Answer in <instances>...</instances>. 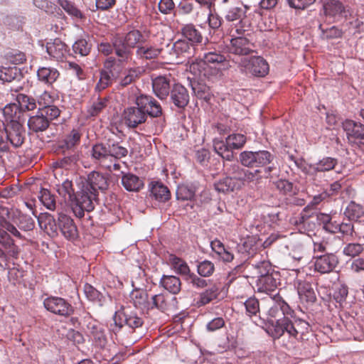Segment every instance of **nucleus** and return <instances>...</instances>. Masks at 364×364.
Returning a JSON list of instances; mask_svg holds the SVG:
<instances>
[{
	"label": "nucleus",
	"mask_w": 364,
	"mask_h": 364,
	"mask_svg": "<svg viewBox=\"0 0 364 364\" xmlns=\"http://www.w3.org/2000/svg\"><path fill=\"white\" fill-rule=\"evenodd\" d=\"M183 36L193 43L202 42L203 36L200 32L197 30L193 24H186L181 30Z\"/></svg>",
	"instance_id": "obj_49"
},
{
	"label": "nucleus",
	"mask_w": 364,
	"mask_h": 364,
	"mask_svg": "<svg viewBox=\"0 0 364 364\" xmlns=\"http://www.w3.org/2000/svg\"><path fill=\"white\" fill-rule=\"evenodd\" d=\"M92 161L105 169L112 170V161L109 156L106 143H97L90 150Z\"/></svg>",
	"instance_id": "obj_9"
},
{
	"label": "nucleus",
	"mask_w": 364,
	"mask_h": 364,
	"mask_svg": "<svg viewBox=\"0 0 364 364\" xmlns=\"http://www.w3.org/2000/svg\"><path fill=\"white\" fill-rule=\"evenodd\" d=\"M169 263L174 271L186 278L191 274L188 264L176 255H171L168 259Z\"/></svg>",
	"instance_id": "obj_43"
},
{
	"label": "nucleus",
	"mask_w": 364,
	"mask_h": 364,
	"mask_svg": "<svg viewBox=\"0 0 364 364\" xmlns=\"http://www.w3.org/2000/svg\"><path fill=\"white\" fill-rule=\"evenodd\" d=\"M97 193L91 191L88 187L83 186L80 197L77 203L82 206L86 211L90 212L94 209L93 201L97 200Z\"/></svg>",
	"instance_id": "obj_34"
},
{
	"label": "nucleus",
	"mask_w": 364,
	"mask_h": 364,
	"mask_svg": "<svg viewBox=\"0 0 364 364\" xmlns=\"http://www.w3.org/2000/svg\"><path fill=\"white\" fill-rule=\"evenodd\" d=\"M173 103L178 107H185L189 102V95L185 87L181 85H174L171 92Z\"/></svg>",
	"instance_id": "obj_29"
},
{
	"label": "nucleus",
	"mask_w": 364,
	"mask_h": 364,
	"mask_svg": "<svg viewBox=\"0 0 364 364\" xmlns=\"http://www.w3.org/2000/svg\"><path fill=\"white\" fill-rule=\"evenodd\" d=\"M364 250L363 245L359 243H348L343 249V254L349 257L358 256Z\"/></svg>",
	"instance_id": "obj_61"
},
{
	"label": "nucleus",
	"mask_w": 364,
	"mask_h": 364,
	"mask_svg": "<svg viewBox=\"0 0 364 364\" xmlns=\"http://www.w3.org/2000/svg\"><path fill=\"white\" fill-rule=\"evenodd\" d=\"M15 218L14 222L19 229L24 231L33 230L34 228V220L28 215L22 214L20 211L16 210L13 212Z\"/></svg>",
	"instance_id": "obj_46"
},
{
	"label": "nucleus",
	"mask_w": 364,
	"mask_h": 364,
	"mask_svg": "<svg viewBox=\"0 0 364 364\" xmlns=\"http://www.w3.org/2000/svg\"><path fill=\"white\" fill-rule=\"evenodd\" d=\"M213 149L219 156L225 160L231 161L234 158V152L229 146L227 139L225 141L214 139Z\"/></svg>",
	"instance_id": "obj_39"
},
{
	"label": "nucleus",
	"mask_w": 364,
	"mask_h": 364,
	"mask_svg": "<svg viewBox=\"0 0 364 364\" xmlns=\"http://www.w3.org/2000/svg\"><path fill=\"white\" fill-rule=\"evenodd\" d=\"M49 124L50 122L46 117L39 110L36 115L31 117L28 121L29 129L34 132L45 131L48 127Z\"/></svg>",
	"instance_id": "obj_36"
},
{
	"label": "nucleus",
	"mask_w": 364,
	"mask_h": 364,
	"mask_svg": "<svg viewBox=\"0 0 364 364\" xmlns=\"http://www.w3.org/2000/svg\"><path fill=\"white\" fill-rule=\"evenodd\" d=\"M192 45L186 40H178L173 46L170 55L175 58L176 63L182 62L183 58H188L192 55Z\"/></svg>",
	"instance_id": "obj_19"
},
{
	"label": "nucleus",
	"mask_w": 364,
	"mask_h": 364,
	"mask_svg": "<svg viewBox=\"0 0 364 364\" xmlns=\"http://www.w3.org/2000/svg\"><path fill=\"white\" fill-rule=\"evenodd\" d=\"M228 172L230 174H236L238 183L240 185L245 184V183L258 181L262 178L260 175L261 171L259 170L252 171L243 169L237 164L231 166Z\"/></svg>",
	"instance_id": "obj_17"
},
{
	"label": "nucleus",
	"mask_w": 364,
	"mask_h": 364,
	"mask_svg": "<svg viewBox=\"0 0 364 364\" xmlns=\"http://www.w3.org/2000/svg\"><path fill=\"white\" fill-rule=\"evenodd\" d=\"M41 202L43 204L46 208L53 210L55 208V201L54 196L50 194V193L45 188H42L40 191V195L38 196Z\"/></svg>",
	"instance_id": "obj_58"
},
{
	"label": "nucleus",
	"mask_w": 364,
	"mask_h": 364,
	"mask_svg": "<svg viewBox=\"0 0 364 364\" xmlns=\"http://www.w3.org/2000/svg\"><path fill=\"white\" fill-rule=\"evenodd\" d=\"M228 50L235 55H247L253 52V45L247 38L239 36L231 38Z\"/></svg>",
	"instance_id": "obj_18"
},
{
	"label": "nucleus",
	"mask_w": 364,
	"mask_h": 364,
	"mask_svg": "<svg viewBox=\"0 0 364 364\" xmlns=\"http://www.w3.org/2000/svg\"><path fill=\"white\" fill-rule=\"evenodd\" d=\"M130 298L135 307L142 310H149L150 301L146 291L143 289L133 290L130 294Z\"/></svg>",
	"instance_id": "obj_37"
},
{
	"label": "nucleus",
	"mask_w": 364,
	"mask_h": 364,
	"mask_svg": "<svg viewBox=\"0 0 364 364\" xmlns=\"http://www.w3.org/2000/svg\"><path fill=\"white\" fill-rule=\"evenodd\" d=\"M213 251L218 258L224 262H230L234 259V255L230 247H226L222 242L215 240L210 243Z\"/></svg>",
	"instance_id": "obj_32"
},
{
	"label": "nucleus",
	"mask_w": 364,
	"mask_h": 364,
	"mask_svg": "<svg viewBox=\"0 0 364 364\" xmlns=\"http://www.w3.org/2000/svg\"><path fill=\"white\" fill-rule=\"evenodd\" d=\"M122 183L128 191H138L144 185L139 178L132 173L123 175Z\"/></svg>",
	"instance_id": "obj_44"
},
{
	"label": "nucleus",
	"mask_w": 364,
	"mask_h": 364,
	"mask_svg": "<svg viewBox=\"0 0 364 364\" xmlns=\"http://www.w3.org/2000/svg\"><path fill=\"white\" fill-rule=\"evenodd\" d=\"M215 270L214 264L208 260H204L200 262L197 266L198 273L203 277H210Z\"/></svg>",
	"instance_id": "obj_64"
},
{
	"label": "nucleus",
	"mask_w": 364,
	"mask_h": 364,
	"mask_svg": "<svg viewBox=\"0 0 364 364\" xmlns=\"http://www.w3.org/2000/svg\"><path fill=\"white\" fill-rule=\"evenodd\" d=\"M113 46L119 61L128 63L132 60V48L122 42V37H116L113 41Z\"/></svg>",
	"instance_id": "obj_30"
},
{
	"label": "nucleus",
	"mask_w": 364,
	"mask_h": 364,
	"mask_svg": "<svg viewBox=\"0 0 364 364\" xmlns=\"http://www.w3.org/2000/svg\"><path fill=\"white\" fill-rule=\"evenodd\" d=\"M343 128L350 143L364 144V124L351 119H346L343 122Z\"/></svg>",
	"instance_id": "obj_13"
},
{
	"label": "nucleus",
	"mask_w": 364,
	"mask_h": 364,
	"mask_svg": "<svg viewBox=\"0 0 364 364\" xmlns=\"http://www.w3.org/2000/svg\"><path fill=\"white\" fill-rule=\"evenodd\" d=\"M328 228V232L333 233L339 232L343 236H353L354 232L353 225L350 220L347 222H342L340 223L335 222L333 228Z\"/></svg>",
	"instance_id": "obj_52"
},
{
	"label": "nucleus",
	"mask_w": 364,
	"mask_h": 364,
	"mask_svg": "<svg viewBox=\"0 0 364 364\" xmlns=\"http://www.w3.org/2000/svg\"><path fill=\"white\" fill-rule=\"evenodd\" d=\"M294 285L297 289L298 294L301 300L307 302H314L316 300V294L310 282L296 279Z\"/></svg>",
	"instance_id": "obj_24"
},
{
	"label": "nucleus",
	"mask_w": 364,
	"mask_h": 364,
	"mask_svg": "<svg viewBox=\"0 0 364 364\" xmlns=\"http://www.w3.org/2000/svg\"><path fill=\"white\" fill-rule=\"evenodd\" d=\"M11 233L14 236L21 238V235L16 228L7 222L5 220H2L0 222V244L4 247L9 246L12 243V239L10 237L7 232Z\"/></svg>",
	"instance_id": "obj_25"
},
{
	"label": "nucleus",
	"mask_w": 364,
	"mask_h": 364,
	"mask_svg": "<svg viewBox=\"0 0 364 364\" xmlns=\"http://www.w3.org/2000/svg\"><path fill=\"white\" fill-rule=\"evenodd\" d=\"M60 6L71 16L76 18H82L83 15L82 12L70 1L58 0Z\"/></svg>",
	"instance_id": "obj_56"
},
{
	"label": "nucleus",
	"mask_w": 364,
	"mask_h": 364,
	"mask_svg": "<svg viewBox=\"0 0 364 364\" xmlns=\"http://www.w3.org/2000/svg\"><path fill=\"white\" fill-rule=\"evenodd\" d=\"M163 51L160 45L147 43L136 47V55L139 59L154 60L158 58Z\"/></svg>",
	"instance_id": "obj_20"
},
{
	"label": "nucleus",
	"mask_w": 364,
	"mask_h": 364,
	"mask_svg": "<svg viewBox=\"0 0 364 364\" xmlns=\"http://www.w3.org/2000/svg\"><path fill=\"white\" fill-rule=\"evenodd\" d=\"M259 276L256 282L258 292L270 294L274 291L279 284V274L277 272H270L269 263L262 261L257 264Z\"/></svg>",
	"instance_id": "obj_4"
},
{
	"label": "nucleus",
	"mask_w": 364,
	"mask_h": 364,
	"mask_svg": "<svg viewBox=\"0 0 364 364\" xmlns=\"http://www.w3.org/2000/svg\"><path fill=\"white\" fill-rule=\"evenodd\" d=\"M143 36L141 33L136 29L129 31L124 38H122V42L125 43L128 47L134 48L136 44L141 42Z\"/></svg>",
	"instance_id": "obj_54"
},
{
	"label": "nucleus",
	"mask_w": 364,
	"mask_h": 364,
	"mask_svg": "<svg viewBox=\"0 0 364 364\" xmlns=\"http://www.w3.org/2000/svg\"><path fill=\"white\" fill-rule=\"evenodd\" d=\"M151 193L159 202H166L171 198L169 189L159 181L151 183Z\"/></svg>",
	"instance_id": "obj_38"
},
{
	"label": "nucleus",
	"mask_w": 364,
	"mask_h": 364,
	"mask_svg": "<svg viewBox=\"0 0 364 364\" xmlns=\"http://www.w3.org/2000/svg\"><path fill=\"white\" fill-rule=\"evenodd\" d=\"M106 144L109 156H111V161H112L113 160H119L125 157L128 154L127 149L117 141L108 140Z\"/></svg>",
	"instance_id": "obj_42"
},
{
	"label": "nucleus",
	"mask_w": 364,
	"mask_h": 364,
	"mask_svg": "<svg viewBox=\"0 0 364 364\" xmlns=\"http://www.w3.org/2000/svg\"><path fill=\"white\" fill-rule=\"evenodd\" d=\"M219 294L220 287L215 284L199 294L197 304L199 306L206 305L213 300L216 299Z\"/></svg>",
	"instance_id": "obj_41"
},
{
	"label": "nucleus",
	"mask_w": 364,
	"mask_h": 364,
	"mask_svg": "<svg viewBox=\"0 0 364 364\" xmlns=\"http://www.w3.org/2000/svg\"><path fill=\"white\" fill-rule=\"evenodd\" d=\"M58 228L68 240L73 241L78 237V231L73 220L64 213L58 214Z\"/></svg>",
	"instance_id": "obj_14"
},
{
	"label": "nucleus",
	"mask_w": 364,
	"mask_h": 364,
	"mask_svg": "<svg viewBox=\"0 0 364 364\" xmlns=\"http://www.w3.org/2000/svg\"><path fill=\"white\" fill-rule=\"evenodd\" d=\"M167 307L168 304L164 294H159L151 296L149 302V310L156 308L164 311L167 309Z\"/></svg>",
	"instance_id": "obj_55"
},
{
	"label": "nucleus",
	"mask_w": 364,
	"mask_h": 364,
	"mask_svg": "<svg viewBox=\"0 0 364 364\" xmlns=\"http://www.w3.org/2000/svg\"><path fill=\"white\" fill-rule=\"evenodd\" d=\"M274 186L282 194L291 196L296 193L293 183L287 180H278L274 182Z\"/></svg>",
	"instance_id": "obj_62"
},
{
	"label": "nucleus",
	"mask_w": 364,
	"mask_h": 364,
	"mask_svg": "<svg viewBox=\"0 0 364 364\" xmlns=\"http://www.w3.org/2000/svg\"><path fill=\"white\" fill-rule=\"evenodd\" d=\"M154 94L161 100L167 97L170 92V80L166 76H158L152 80Z\"/></svg>",
	"instance_id": "obj_26"
},
{
	"label": "nucleus",
	"mask_w": 364,
	"mask_h": 364,
	"mask_svg": "<svg viewBox=\"0 0 364 364\" xmlns=\"http://www.w3.org/2000/svg\"><path fill=\"white\" fill-rule=\"evenodd\" d=\"M17 110L16 104L7 105L3 110L5 118L4 130L8 135L9 144L16 148L21 146L25 139L24 119Z\"/></svg>",
	"instance_id": "obj_3"
},
{
	"label": "nucleus",
	"mask_w": 364,
	"mask_h": 364,
	"mask_svg": "<svg viewBox=\"0 0 364 364\" xmlns=\"http://www.w3.org/2000/svg\"><path fill=\"white\" fill-rule=\"evenodd\" d=\"M203 59L206 65L220 68V75H222L223 70L230 67L229 60L226 57L216 50L204 53Z\"/></svg>",
	"instance_id": "obj_21"
},
{
	"label": "nucleus",
	"mask_w": 364,
	"mask_h": 364,
	"mask_svg": "<svg viewBox=\"0 0 364 364\" xmlns=\"http://www.w3.org/2000/svg\"><path fill=\"white\" fill-rule=\"evenodd\" d=\"M59 75L58 70L52 67H41L37 71L38 80L47 85H52L57 80Z\"/></svg>",
	"instance_id": "obj_35"
},
{
	"label": "nucleus",
	"mask_w": 364,
	"mask_h": 364,
	"mask_svg": "<svg viewBox=\"0 0 364 364\" xmlns=\"http://www.w3.org/2000/svg\"><path fill=\"white\" fill-rule=\"evenodd\" d=\"M312 216L308 215L307 208H305L298 217L291 220L292 224L297 226L299 232L307 233L310 230H313L315 228V223L311 220Z\"/></svg>",
	"instance_id": "obj_28"
},
{
	"label": "nucleus",
	"mask_w": 364,
	"mask_h": 364,
	"mask_svg": "<svg viewBox=\"0 0 364 364\" xmlns=\"http://www.w3.org/2000/svg\"><path fill=\"white\" fill-rule=\"evenodd\" d=\"M58 193L62 196L65 200H72L74 196V190L73 189L72 181L65 180L58 188Z\"/></svg>",
	"instance_id": "obj_63"
},
{
	"label": "nucleus",
	"mask_w": 364,
	"mask_h": 364,
	"mask_svg": "<svg viewBox=\"0 0 364 364\" xmlns=\"http://www.w3.org/2000/svg\"><path fill=\"white\" fill-rule=\"evenodd\" d=\"M21 77V73L16 66L0 68V80L3 82L19 80Z\"/></svg>",
	"instance_id": "obj_47"
},
{
	"label": "nucleus",
	"mask_w": 364,
	"mask_h": 364,
	"mask_svg": "<svg viewBox=\"0 0 364 364\" xmlns=\"http://www.w3.org/2000/svg\"><path fill=\"white\" fill-rule=\"evenodd\" d=\"M337 164L338 160L336 159L327 156L323 157L316 164L310 165L305 170L308 176L313 177L316 176L317 172H325L332 170Z\"/></svg>",
	"instance_id": "obj_22"
},
{
	"label": "nucleus",
	"mask_w": 364,
	"mask_h": 364,
	"mask_svg": "<svg viewBox=\"0 0 364 364\" xmlns=\"http://www.w3.org/2000/svg\"><path fill=\"white\" fill-rule=\"evenodd\" d=\"M84 293L87 299L95 303H97L100 306H102L105 298L101 292L97 290L91 284H85L83 287Z\"/></svg>",
	"instance_id": "obj_51"
},
{
	"label": "nucleus",
	"mask_w": 364,
	"mask_h": 364,
	"mask_svg": "<svg viewBox=\"0 0 364 364\" xmlns=\"http://www.w3.org/2000/svg\"><path fill=\"white\" fill-rule=\"evenodd\" d=\"M38 224L41 229L46 232L50 236H55L58 234V225L50 214H44L38 217Z\"/></svg>",
	"instance_id": "obj_33"
},
{
	"label": "nucleus",
	"mask_w": 364,
	"mask_h": 364,
	"mask_svg": "<svg viewBox=\"0 0 364 364\" xmlns=\"http://www.w3.org/2000/svg\"><path fill=\"white\" fill-rule=\"evenodd\" d=\"M108 186L109 178L107 174L94 171L87 176L85 187H88L95 193H97V191H104L107 190Z\"/></svg>",
	"instance_id": "obj_16"
},
{
	"label": "nucleus",
	"mask_w": 364,
	"mask_h": 364,
	"mask_svg": "<svg viewBox=\"0 0 364 364\" xmlns=\"http://www.w3.org/2000/svg\"><path fill=\"white\" fill-rule=\"evenodd\" d=\"M338 263V257L333 253H326L314 257V270L320 274L332 272Z\"/></svg>",
	"instance_id": "obj_10"
},
{
	"label": "nucleus",
	"mask_w": 364,
	"mask_h": 364,
	"mask_svg": "<svg viewBox=\"0 0 364 364\" xmlns=\"http://www.w3.org/2000/svg\"><path fill=\"white\" fill-rule=\"evenodd\" d=\"M136 107L126 108L122 114V119L130 128H135L144 123L147 115L159 117L162 114L161 105L151 96L141 95L136 98Z\"/></svg>",
	"instance_id": "obj_2"
},
{
	"label": "nucleus",
	"mask_w": 364,
	"mask_h": 364,
	"mask_svg": "<svg viewBox=\"0 0 364 364\" xmlns=\"http://www.w3.org/2000/svg\"><path fill=\"white\" fill-rule=\"evenodd\" d=\"M285 247L289 250V255L292 259L300 262L304 257L306 252L301 243L291 242L289 244H286Z\"/></svg>",
	"instance_id": "obj_50"
},
{
	"label": "nucleus",
	"mask_w": 364,
	"mask_h": 364,
	"mask_svg": "<svg viewBox=\"0 0 364 364\" xmlns=\"http://www.w3.org/2000/svg\"><path fill=\"white\" fill-rule=\"evenodd\" d=\"M246 314L250 317L257 316V314L259 313V301L255 297H250L247 299L244 303Z\"/></svg>",
	"instance_id": "obj_60"
},
{
	"label": "nucleus",
	"mask_w": 364,
	"mask_h": 364,
	"mask_svg": "<svg viewBox=\"0 0 364 364\" xmlns=\"http://www.w3.org/2000/svg\"><path fill=\"white\" fill-rule=\"evenodd\" d=\"M107 97L93 98L87 106V112L89 116L96 117L99 115L107 105Z\"/></svg>",
	"instance_id": "obj_45"
},
{
	"label": "nucleus",
	"mask_w": 364,
	"mask_h": 364,
	"mask_svg": "<svg viewBox=\"0 0 364 364\" xmlns=\"http://www.w3.org/2000/svg\"><path fill=\"white\" fill-rule=\"evenodd\" d=\"M82 133L79 129H73L70 133L59 141L58 147L63 153L73 151L80 144Z\"/></svg>",
	"instance_id": "obj_23"
},
{
	"label": "nucleus",
	"mask_w": 364,
	"mask_h": 364,
	"mask_svg": "<svg viewBox=\"0 0 364 364\" xmlns=\"http://www.w3.org/2000/svg\"><path fill=\"white\" fill-rule=\"evenodd\" d=\"M114 323L111 330L116 334L124 326L134 330L140 328L144 323L143 318L130 307H122L115 312L113 316Z\"/></svg>",
	"instance_id": "obj_5"
},
{
	"label": "nucleus",
	"mask_w": 364,
	"mask_h": 364,
	"mask_svg": "<svg viewBox=\"0 0 364 364\" xmlns=\"http://www.w3.org/2000/svg\"><path fill=\"white\" fill-rule=\"evenodd\" d=\"M232 177H225L215 184V188L218 192L226 193L229 191H233L235 189H239L241 186L239 184L236 174H233Z\"/></svg>",
	"instance_id": "obj_31"
},
{
	"label": "nucleus",
	"mask_w": 364,
	"mask_h": 364,
	"mask_svg": "<svg viewBox=\"0 0 364 364\" xmlns=\"http://www.w3.org/2000/svg\"><path fill=\"white\" fill-rule=\"evenodd\" d=\"M344 215L350 220H357L364 216V206L351 201L346 208Z\"/></svg>",
	"instance_id": "obj_48"
},
{
	"label": "nucleus",
	"mask_w": 364,
	"mask_h": 364,
	"mask_svg": "<svg viewBox=\"0 0 364 364\" xmlns=\"http://www.w3.org/2000/svg\"><path fill=\"white\" fill-rule=\"evenodd\" d=\"M274 156L266 150L257 151H244L240 154L239 161L241 164L248 168L263 167L269 164Z\"/></svg>",
	"instance_id": "obj_6"
},
{
	"label": "nucleus",
	"mask_w": 364,
	"mask_h": 364,
	"mask_svg": "<svg viewBox=\"0 0 364 364\" xmlns=\"http://www.w3.org/2000/svg\"><path fill=\"white\" fill-rule=\"evenodd\" d=\"M240 66L247 73L257 77L265 76L269 72V65L262 57L255 56L250 59H242Z\"/></svg>",
	"instance_id": "obj_7"
},
{
	"label": "nucleus",
	"mask_w": 364,
	"mask_h": 364,
	"mask_svg": "<svg viewBox=\"0 0 364 364\" xmlns=\"http://www.w3.org/2000/svg\"><path fill=\"white\" fill-rule=\"evenodd\" d=\"M46 309L54 314L68 316L73 313L71 304L65 299L58 296H48L43 301Z\"/></svg>",
	"instance_id": "obj_8"
},
{
	"label": "nucleus",
	"mask_w": 364,
	"mask_h": 364,
	"mask_svg": "<svg viewBox=\"0 0 364 364\" xmlns=\"http://www.w3.org/2000/svg\"><path fill=\"white\" fill-rule=\"evenodd\" d=\"M322 9L324 16L334 22L346 16V6L339 0H326L323 4Z\"/></svg>",
	"instance_id": "obj_11"
},
{
	"label": "nucleus",
	"mask_w": 364,
	"mask_h": 364,
	"mask_svg": "<svg viewBox=\"0 0 364 364\" xmlns=\"http://www.w3.org/2000/svg\"><path fill=\"white\" fill-rule=\"evenodd\" d=\"M267 311V321L272 328V336L279 338L285 332L291 338L296 341L304 339L309 333L310 326L305 320L294 316V311L284 300L274 301Z\"/></svg>",
	"instance_id": "obj_1"
},
{
	"label": "nucleus",
	"mask_w": 364,
	"mask_h": 364,
	"mask_svg": "<svg viewBox=\"0 0 364 364\" xmlns=\"http://www.w3.org/2000/svg\"><path fill=\"white\" fill-rule=\"evenodd\" d=\"M190 72L196 77L208 78L220 76V68L216 66L206 65L203 59H197L189 65Z\"/></svg>",
	"instance_id": "obj_12"
},
{
	"label": "nucleus",
	"mask_w": 364,
	"mask_h": 364,
	"mask_svg": "<svg viewBox=\"0 0 364 364\" xmlns=\"http://www.w3.org/2000/svg\"><path fill=\"white\" fill-rule=\"evenodd\" d=\"M87 333L95 346L104 348L107 340L102 326L95 321L89 322L87 325Z\"/></svg>",
	"instance_id": "obj_15"
},
{
	"label": "nucleus",
	"mask_w": 364,
	"mask_h": 364,
	"mask_svg": "<svg viewBox=\"0 0 364 364\" xmlns=\"http://www.w3.org/2000/svg\"><path fill=\"white\" fill-rule=\"evenodd\" d=\"M226 139L232 151L242 148L246 143V136L241 134H232L229 135Z\"/></svg>",
	"instance_id": "obj_57"
},
{
	"label": "nucleus",
	"mask_w": 364,
	"mask_h": 364,
	"mask_svg": "<svg viewBox=\"0 0 364 364\" xmlns=\"http://www.w3.org/2000/svg\"><path fill=\"white\" fill-rule=\"evenodd\" d=\"M17 101L18 103L17 112L22 111L33 110L36 108V104L34 99L29 97L25 95L20 94L17 96Z\"/></svg>",
	"instance_id": "obj_53"
},
{
	"label": "nucleus",
	"mask_w": 364,
	"mask_h": 364,
	"mask_svg": "<svg viewBox=\"0 0 364 364\" xmlns=\"http://www.w3.org/2000/svg\"><path fill=\"white\" fill-rule=\"evenodd\" d=\"M161 285L173 294L181 290V283L178 277L172 275H164L160 280Z\"/></svg>",
	"instance_id": "obj_40"
},
{
	"label": "nucleus",
	"mask_w": 364,
	"mask_h": 364,
	"mask_svg": "<svg viewBox=\"0 0 364 364\" xmlns=\"http://www.w3.org/2000/svg\"><path fill=\"white\" fill-rule=\"evenodd\" d=\"M46 50L51 58L57 60H62L68 52L67 46L59 38L47 43Z\"/></svg>",
	"instance_id": "obj_27"
},
{
	"label": "nucleus",
	"mask_w": 364,
	"mask_h": 364,
	"mask_svg": "<svg viewBox=\"0 0 364 364\" xmlns=\"http://www.w3.org/2000/svg\"><path fill=\"white\" fill-rule=\"evenodd\" d=\"M91 46L85 39H79L73 45V50L75 54L80 56L87 55L90 51Z\"/></svg>",
	"instance_id": "obj_59"
}]
</instances>
